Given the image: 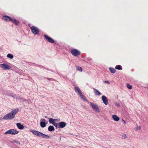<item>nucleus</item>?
<instances>
[{"instance_id":"f257e3e1","label":"nucleus","mask_w":148,"mask_h":148,"mask_svg":"<svg viewBox=\"0 0 148 148\" xmlns=\"http://www.w3.org/2000/svg\"><path fill=\"white\" fill-rule=\"evenodd\" d=\"M18 111L19 109L18 108L14 109L8 114L4 115L3 118L5 120L12 119L14 117L15 115Z\"/></svg>"},{"instance_id":"f03ea898","label":"nucleus","mask_w":148,"mask_h":148,"mask_svg":"<svg viewBox=\"0 0 148 148\" xmlns=\"http://www.w3.org/2000/svg\"><path fill=\"white\" fill-rule=\"evenodd\" d=\"M30 132H32L33 134L34 135H36L40 137L46 139H48L50 137L49 136L44 134L37 131L32 130H31Z\"/></svg>"},{"instance_id":"7ed1b4c3","label":"nucleus","mask_w":148,"mask_h":148,"mask_svg":"<svg viewBox=\"0 0 148 148\" xmlns=\"http://www.w3.org/2000/svg\"><path fill=\"white\" fill-rule=\"evenodd\" d=\"M18 133V132L16 130H15L14 129H10L5 132L4 133V134L15 135L17 134Z\"/></svg>"},{"instance_id":"20e7f679","label":"nucleus","mask_w":148,"mask_h":148,"mask_svg":"<svg viewBox=\"0 0 148 148\" xmlns=\"http://www.w3.org/2000/svg\"><path fill=\"white\" fill-rule=\"evenodd\" d=\"M90 104L94 110L97 112H100L99 108L97 104L94 103H93L90 102Z\"/></svg>"},{"instance_id":"39448f33","label":"nucleus","mask_w":148,"mask_h":148,"mask_svg":"<svg viewBox=\"0 0 148 148\" xmlns=\"http://www.w3.org/2000/svg\"><path fill=\"white\" fill-rule=\"evenodd\" d=\"M32 32L35 35L38 34L39 31L38 29L34 26H32L30 27Z\"/></svg>"},{"instance_id":"423d86ee","label":"nucleus","mask_w":148,"mask_h":148,"mask_svg":"<svg viewBox=\"0 0 148 148\" xmlns=\"http://www.w3.org/2000/svg\"><path fill=\"white\" fill-rule=\"evenodd\" d=\"M71 52L73 55L75 56H79L80 54V52L78 50L75 49L71 50Z\"/></svg>"},{"instance_id":"0eeeda50","label":"nucleus","mask_w":148,"mask_h":148,"mask_svg":"<svg viewBox=\"0 0 148 148\" xmlns=\"http://www.w3.org/2000/svg\"><path fill=\"white\" fill-rule=\"evenodd\" d=\"M0 67L5 69L9 70L11 68V67L8 64L3 63L0 64Z\"/></svg>"},{"instance_id":"6e6552de","label":"nucleus","mask_w":148,"mask_h":148,"mask_svg":"<svg viewBox=\"0 0 148 148\" xmlns=\"http://www.w3.org/2000/svg\"><path fill=\"white\" fill-rule=\"evenodd\" d=\"M44 37L46 40L49 42L51 43H53L54 42V40L52 38L49 37L47 35H45Z\"/></svg>"},{"instance_id":"1a4fd4ad","label":"nucleus","mask_w":148,"mask_h":148,"mask_svg":"<svg viewBox=\"0 0 148 148\" xmlns=\"http://www.w3.org/2000/svg\"><path fill=\"white\" fill-rule=\"evenodd\" d=\"M101 98L103 103L105 105H107L108 102L107 98L105 96L103 95L102 96Z\"/></svg>"},{"instance_id":"9d476101","label":"nucleus","mask_w":148,"mask_h":148,"mask_svg":"<svg viewBox=\"0 0 148 148\" xmlns=\"http://www.w3.org/2000/svg\"><path fill=\"white\" fill-rule=\"evenodd\" d=\"M41 121H41L40 122V125L42 127H46V123H45V122L46 121V120L44 119H41Z\"/></svg>"},{"instance_id":"9b49d317","label":"nucleus","mask_w":148,"mask_h":148,"mask_svg":"<svg viewBox=\"0 0 148 148\" xmlns=\"http://www.w3.org/2000/svg\"><path fill=\"white\" fill-rule=\"evenodd\" d=\"M58 128H63L66 125V123L63 122H60L59 123Z\"/></svg>"},{"instance_id":"f8f14e48","label":"nucleus","mask_w":148,"mask_h":148,"mask_svg":"<svg viewBox=\"0 0 148 148\" xmlns=\"http://www.w3.org/2000/svg\"><path fill=\"white\" fill-rule=\"evenodd\" d=\"M2 19L5 21H11L12 20V18L9 16H5L2 17Z\"/></svg>"},{"instance_id":"ddd939ff","label":"nucleus","mask_w":148,"mask_h":148,"mask_svg":"<svg viewBox=\"0 0 148 148\" xmlns=\"http://www.w3.org/2000/svg\"><path fill=\"white\" fill-rule=\"evenodd\" d=\"M93 89L94 90V92L96 95L97 96H100L101 95V93L98 90L94 88H93Z\"/></svg>"},{"instance_id":"4468645a","label":"nucleus","mask_w":148,"mask_h":148,"mask_svg":"<svg viewBox=\"0 0 148 148\" xmlns=\"http://www.w3.org/2000/svg\"><path fill=\"white\" fill-rule=\"evenodd\" d=\"M74 88L75 91L77 93H78V95H79L82 93L81 90H80L79 87L76 86Z\"/></svg>"},{"instance_id":"2eb2a0df","label":"nucleus","mask_w":148,"mask_h":148,"mask_svg":"<svg viewBox=\"0 0 148 148\" xmlns=\"http://www.w3.org/2000/svg\"><path fill=\"white\" fill-rule=\"evenodd\" d=\"M112 118L114 121H118L119 120V117L115 114L112 115Z\"/></svg>"},{"instance_id":"dca6fc26","label":"nucleus","mask_w":148,"mask_h":148,"mask_svg":"<svg viewBox=\"0 0 148 148\" xmlns=\"http://www.w3.org/2000/svg\"><path fill=\"white\" fill-rule=\"evenodd\" d=\"M15 98H16L17 100L26 101V103H28V101L26 100L21 98L19 96H18L17 97L16 96V97Z\"/></svg>"},{"instance_id":"f3484780","label":"nucleus","mask_w":148,"mask_h":148,"mask_svg":"<svg viewBox=\"0 0 148 148\" xmlns=\"http://www.w3.org/2000/svg\"><path fill=\"white\" fill-rule=\"evenodd\" d=\"M17 127L20 130H22L24 128L23 125H21L20 123H18L16 124Z\"/></svg>"},{"instance_id":"a211bd4d","label":"nucleus","mask_w":148,"mask_h":148,"mask_svg":"<svg viewBox=\"0 0 148 148\" xmlns=\"http://www.w3.org/2000/svg\"><path fill=\"white\" fill-rule=\"evenodd\" d=\"M11 21L16 25H18L19 24V21L15 19H12Z\"/></svg>"},{"instance_id":"6ab92c4d","label":"nucleus","mask_w":148,"mask_h":148,"mask_svg":"<svg viewBox=\"0 0 148 148\" xmlns=\"http://www.w3.org/2000/svg\"><path fill=\"white\" fill-rule=\"evenodd\" d=\"M7 95L9 96H11L14 98L16 97V95L15 94H13L12 92H8L7 93Z\"/></svg>"},{"instance_id":"aec40b11","label":"nucleus","mask_w":148,"mask_h":148,"mask_svg":"<svg viewBox=\"0 0 148 148\" xmlns=\"http://www.w3.org/2000/svg\"><path fill=\"white\" fill-rule=\"evenodd\" d=\"M48 130L49 131H54L55 130V129L54 127L52 126H50L49 127Z\"/></svg>"},{"instance_id":"412c9836","label":"nucleus","mask_w":148,"mask_h":148,"mask_svg":"<svg viewBox=\"0 0 148 148\" xmlns=\"http://www.w3.org/2000/svg\"><path fill=\"white\" fill-rule=\"evenodd\" d=\"M81 98L84 101L88 102V101L86 99L85 97L82 94V93L79 95Z\"/></svg>"},{"instance_id":"4be33fe9","label":"nucleus","mask_w":148,"mask_h":148,"mask_svg":"<svg viewBox=\"0 0 148 148\" xmlns=\"http://www.w3.org/2000/svg\"><path fill=\"white\" fill-rule=\"evenodd\" d=\"M109 69L112 73H114L116 72V70L113 68L110 67Z\"/></svg>"},{"instance_id":"5701e85b","label":"nucleus","mask_w":148,"mask_h":148,"mask_svg":"<svg viewBox=\"0 0 148 148\" xmlns=\"http://www.w3.org/2000/svg\"><path fill=\"white\" fill-rule=\"evenodd\" d=\"M49 121L50 123H52V124H53L55 122L54 119L51 118L49 119Z\"/></svg>"},{"instance_id":"b1692460","label":"nucleus","mask_w":148,"mask_h":148,"mask_svg":"<svg viewBox=\"0 0 148 148\" xmlns=\"http://www.w3.org/2000/svg\"><path fill=\"white\" fill-rule=\"evenodd\" d=\"M7 57L9 58L10 59H12L14 57L13 55L10 53H8L7 56Z\"/></svg>"},{"instance_id":"393cba45","label":"nucleus","mask_w":148,"mask_h":148,"mask_svg":"<svg viewBox=\"0 0 148 148\" xmlns=\"http://www.w3.org/2000/svg\"><path fill=\"white\" fill-rule=\"evenodd\" d=\"M115 69L119 70L122 69V67L120 65H117L115 67Z\"/></svg>"},{"instance_id":"a878e982","label":"nucleus","mask_w":148,"mask_h":148,"mask_svg":"<svg viewBox=\"0 0 148 148\" xmlns=\"http://www.w3.org/2000/svg\"><path fill=\"white\" fill-rule=\"evenodd\" d=\"M127 87L130 89H131L132 88V86L131 85H130L129 84H127Z\"/></svg>"},{"instance_id":"bb28decb","label":"nucleus","mask_w":148,"mask_h":148,"mask_svg":"<svg viewBox=\"0 0 148 148\" xmlns=\"http://www.w3.org/2000/svg\"><path fill=\"white\" fill-rule=\"evenodd\" d=\"M141 128V127L140 126H137L135 128V130L136 131H137L138 130L140 129Z\"/></svg>"},{"instance_id":"cd10ccee","label":"nucleus","mask_w":148,"mask_h":148,"mask_svg":"<svg viewBox=\"0 0 148 148\" xmlns=\"http://www.w3.org/2000/svg\"><path fill=\"white\" fill-rule=\"evenodd\" d=\"M77 70L80 72H82V69L80 67H77Z\"/></svg>"},{"instance_id":"c85d7f7f","label":"nucleus","mask_w":148,"mask_h":148,"mask_svg":"<svg viewBox=\"0 0 148 148\" xmlns=\"http://www.w3.org/2000/svg\"><path fill=\"white\" fill-rule=\"evenodd\" d=\"M54 126L56 127V128L58 127V125L55 122L53 124Z\"/></svg>"},{"instance_id":"c756f323","label":"nucleus","mask_w":148,"mask_h":148,"mask_svg":"<svg viewBox=\"0 0 148 148\" xmlns=\"http://www.w3.org/2000/svg\"><path fill=\"white\" fill-rule=\"evenodd\" d=\"M14 142L15 143L17 144H19L20 143L17 140H14V141L12 142V143Z\"/></svg>"},{"instance_id":"7c9ffc66","label":"nucleus","mask_w":148,"mask_h":148,"mask_svg":"<svg viewBox=\"0 0 148 148\" xmlns=\"http://www.w3.org/2000/svg\"><path fill=\"white\" fill-rule=\"evenodd\" d=\"M54 120L55 121L58 122L60 121V119H54Z\"/></svg>"},{"instance_id":"2f4dec72","label":"nucleus","mask_w":148,"mask_h":148,"mask_svg":"<svg viewBox=\"0 0 148 148\" xmlns=\"http://www.w3.org/2000/svg\"><path fill=\"white\" fill-rule=\"evenodd\" d=\"M103 82L107 83L108 84H110V83L109 82L106 81H103Z\"/></svg>"},{"instance_id":"473e14b6","label":"nucleus","mask_w":148,"mask_h":148,"mask_svg":"<svg viewBox=\"0 0 148 148\" xmlns=\"http://www.w3.org/2000/svg\"><path fill=\"white\" fill-rule=\"evenodd\" d=\"M122 121L123 122L124 124H125L126 123V122L125 121H124L123 119H122Z\"/></svg>"},{"instance_id":"72a5a7b5","label":"nucleus","mask_w":148,"mask_h":148,"mask_svg":"<svg viewBox=\"0 0 148 148\" xmlns=\"http://www.w3.org/2000/svg\"><path fill=\"white\" fill-rule=\"evenodd\" d=\"M116 105L118 107H120V104L119 103H116Z\"/></svg>"},{"instance_id":"f704fd0d","label":"nucleus","mask_w":148,"mask_h":148,"mask_svg":"<svg viewBox=\"0 0 148 148\" xmlns=\"http://www.w3.org/2000/svg\"><path fill=\"white\" fill-rule=\"evenodd\" d=\"M47 79L49 80H50L51 79V78H48Z\"/></svg>"},{"instance_id":"c9c22d12","label":"nucleus","mask_w":148,"mask_h":148,"mask_svg":"<svg viewBox=\"0 0 148 148\" xmlns=\"http://www.w3.org/2000/svg\"><path fill=\"white\" fill-rule=\"evenodd\" d=\"M47 116H45V117H46V118H47Z\"/></svg>"},{"instance_id":"e433bc0d","label":"nucleus","mask_w":148,"mask_h":148,"mask_svg":"<svg viewBox=\"0 0 148 148\" xmlns=\"http://www.w3.org/2000/svg\"><path fill=\"white\" fill-rule=\"evenodd\" d=\"M147 86H148V84H147Z\"/></svg>"}]
</instances>
